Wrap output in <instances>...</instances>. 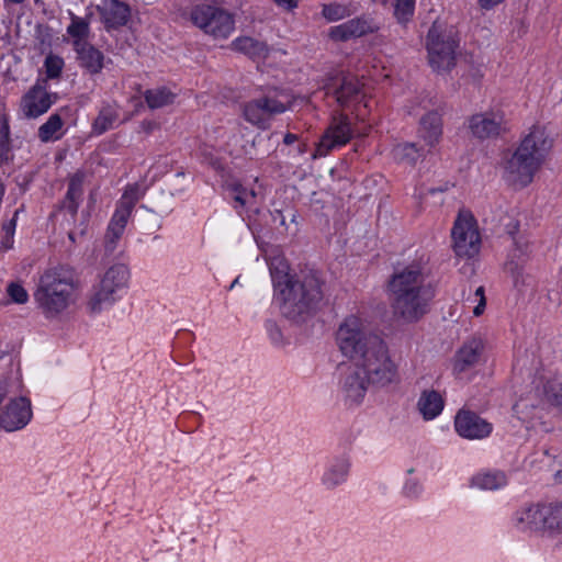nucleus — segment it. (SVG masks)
<instances>
[{
  "mask_svg": "<svg viewBox=\"0 0 562 562\" xmlns=\"http://www.w3.org/2000/svg\"><path fill=\"white\" fill-rule=\"evenodd\" d=\"M335 342L342 357L366 368L375 381H385L393 366L387 345L375 334L369 322L358 314L347 315L338 325Z\"/></svg>",
  "mask_w": 562,
  "mask_h": 562,
  "instance_id": "nucleus-1",
  "label": "nucleus"
},
{
  "mask_svg": "<svg viewBox=\"0 0 562 562\" xmlns=\"http://www.w3.org/2000/svg\"><path fill=\"white\" fill-rule=\"evenodd\" d=\"M394 318L404 324L418 322L428 311L435 290L419 263L395 270L389 281Z\"/></svg>",
  "mask_w": 562,
  "mask_h": 562,
  "instance_id": "nucleus-2",
  "label": "nucleus"
},
{
  "mask_svg": "<svg viewBox=\"0 0 562 562\" xmlns=\"http://www.w3.org/2000/svg\"><path fill=\"white\" fill-rule=\"evenodd\" d=\"M80 280L71 267L56 266L40 276L34 300L46 318H56L76 304Z\"/></svg>",
  "mask_w": 562,
  "mask_h": 562,
  "instance_id": "nucleus-3",
  "label": "nucleus"
},
{
  "mask_svg": "<svg viewBox=\"0 0 562 562\" xmlns=\"http://www.w3.org/2000/svg\"><path fill=\"white\" fill-rule=\"evenodd\" d=\"M274 297L283 316L294 322L304 321L323 299L322 282L316 273L302 272L274 292Z\"/></svg>",
  "mask_w": 562,
  "mask_h": 562,
  "instance_id": "nucleus-4",
  "label": "nucleus"
},
{
  "mask_svg": "<svg viewBox=\"0 0 562 562\" xmlns=\"http://www.w3.org/2000/svg\"><path fill=\"white\" fill-rule=\"evenodd\" d=\"M551 140L543 130L533 127L519 146L505 160V173L508 181L521 187L528 186L543 164Z\"/></svg>",
  "mask_w": 562,
  "mask_h": 562,
  "instance_id": "nucleus-5",
  "label": "nucleus"
},
{
  "mask_svg": "<svg viewBox=\"0 0 562 562\" xmlns=\"http://www.w3.org/2000/svg\"><path fill=\"white\" fill-rule=\"evenodd\" d=\"M130 270L124 263H115L106 269L98 284L93 285L87 302L90 314H99L110 308L125 294Z\"/></svg>",
  "mask_w": 562,
  "mask_h": 562,
  "instance_id": "nucleus-6",
  "label": "nucleus"
},
{
  "mask_svg": "<svg viewBox=\"0 0 562 562\" xmlns=\"http://www.w3.org/2000/svg\"><path fill=\"white\" fill-rule=\"evenodd\" d=\"M396 380V366H393V370L386 380L381 382L372 379L366 368H360L351 363L340 375L338 393L347 406H356L363 401L370 384L385 386Z\"/></svg>",
  "mask_w": 562,
  "mask_h": 562,
  "instance_id": "nucleus-7",
  "label": "nucleus"
},
{
  "mask_svg": "<svg viewBox=\"0 0 562 562\" xmlns=\"http://www.w3.org/2000/svg\"><path fill=\"white\" fill-rule=\"evenodd\" d=\"M459 46L456 32L442 30L434 23L426 37V48L430 67L437 72L449 71L456 65V52Z\"/></svg>",
  "mask_w": 562,
  "mask_h": 562,
  "instance_id": "nucleus-8",
  "label": "nucleus"
},
{
  "mask_svg": "<svg viewBox=\"0 0 562 562\" xmlns=\"http://www.w3.org/2000/svg\"><path fill=\"white\" fill-rule=\"evenodd\" d=\"M145 190L138 183L126 187L124 193L116 203L115 211L109 222L104 236V247L108 252H113L122 238L128 220L132 216L136 203L144 196Z\"/></svg>",
  "mask_w": 562,
  "mask_h": 562,
  "instance_id": "nucleus-9",
  "label": "nucleus"
},
{
  "mask_svg": "<svg viewBox=\"0 0 562 562\" xmlns=\"http://www.w3.org/2000/svg\"><path fill=\"white\" fill-rule=\"evenodd\" d=\"M194 26L214 38H227L235 30V20L225 9L212 4H196L190 11Z\"/></svg>",
  "mask_w": 562,
  "mask_h": 562,
  "instance_id": "nucleus-10",
  "label": "nucleus"
},
{
  "mask_svg": "<svg viewBox=\"0 0 562 562\" xmlns=\"http://www.w3.org/2000/svg\"><path fill=\"white\" fill-rule=\"evenodd\" d=\"M289 101H282L274 95L267 94L251 99L240 105L241 115L249 124L268 130L273 117L289 109Z\"/></svg>",
  "mask_w": 562,
  "mask_h": 562,
  "instance_id": "nucleus-11",
  "label": "nucleus"
},
{
  "mask_svg": "<svg viewBox=\"0 0 562 562\" xmlns=\"http://www.w3.org/2000/svg\"><path fill=\"white\" fill-rule=\"evenodd\" d=\"M452 247L457 256L472 258L481 248V236L476 220L469 211H460L452 231Z\"/></svg>",
  "mask_w": 562,
  "mask_h": 562,
  "instance_id": "nucleus-12",
  "label": "nucleus"
},
{
  "mask_svg": "<svg viewBox=\"0 0 562 562\" xmlns=\"http://www.w3.org/2000/svg\"><path fill=\"white\" fill-rule=\"evenodd\" d=\"M355 135V130L348 115L339 113L333 120L321 138L314 157H324L329 151L345 146Z\"/></svg>",
  "mask_w": 562,
  "mask_h": 562,
  "instance_id": "nucleus-13",
  "label": "nucleus"
},
{
  "mask_svg": "<svg viewBox=\"0 0 562 562\" xmlns=\"http://www.w3.org/2000/svg\"><path fill=\"white\" fill-rule=\"evenodd\" d=\"M454 429L464 439L481 440L491 435L493 425L474 412L460 409L454 417Z\"/></svg>",
  "mask_w": 562,
  "mask_h": 562,
  "instance_id": "nucleus-14",
  "label": "nucleus"
},
{
  "mask_svg": "<svg viewBox=\"0 0 562 562\" xmlns=\"http://www.w3.org/2000/svg\"><path fill=\"white\" fill-rule=\"evenodd\" d=\"M31 401L25 396L11 400L0 415V426L5 431L23 429L32 419Z\"/></svg>",
  "mask_w": 562,
  "mask_h": 562,
  "instance_id": "nucleus-15",
  "label": "nucleus"
},
{
  "mask_svg": "<svg viewBox=\"0 0 562 562\" xmlns=\"http://www.w3.org/2000/svg\"><path fill=\"white\" fill-rule=\"evenodd\" d=\"M56 100L57 95L55 93H50L44 86L35 83L22 97L21 110L26 117L35 119L46 113Z\"/></svg>",
  "mask_w": 562,
  "mask_h": 562,
  "instance_id": "nucleus-16",
  "label": "nucleus"
},
{
  "mask_svg": "<svg viewBox=\"0 0 562 562\" xmlns=\"http://www.w3.org/2000/svg\"><path fill=\"white\" fill-rule=\"evenodd\" d=\"M469 130L479 139L497 137L505 130L504 116L497 112L476 113L469 119Z\"/></svg>",
  "mask_w": 562,
  "mask_h": 562,
  "instance_id": "nucleus-17",
  "label": "nucleus"
},
{
  "mask_svg": "<svg viewBox=\"0 0 562 562\" xmlns=\"http://www.w3.org/2000/svg\"><path fill=\"white\" fill-rule=\"evenodd\" d=\"M512 522L521 532H543L544 504H531L517 509Z\"/></svg>",
  "mask_w": 562,
  "mask_h": 562,
  "instance_id": "nucleus-18",
  "label": "nucleus"
},
{
  "mask_svg": "<svg viewBox=\"0 0 562 562\" xmlns=\"http://www.w3.org/2000/svg\"><path fill=\"white\" fill-rule=\"evenodd\" d=\"M336 101L341 106L357 105L363 102V106L368 108L364 101L363 85L355 76H346L337 89H335Z\"/></svg>",
  "mask_w": 562,
  "mask_h": 562,
  "instance_id": "nucleus-19",
  "label": "nucleus"
},
{
  "mask_svg": "<svg viewBox=\"0 0 562 562\" xmlns=\"http://www.w3.org/2000/svg\"><path fill=\"white\" fill-rule=\"evenodd\" d=\"M484 345L480 338L465 341L454 357L453 372L459 375L473 368L481 358Z\"/></svg>",
  "mask_w": 562,
  "mask_h": 562,
  "instance_id": "nucleus-20",
  "label": "nucleus"
},
{
  "mask_svg": "<svg viewBox=\"0 0 562 562\" xmlns=\"http://www.w3.org/2000/svg\"><path fill=\"white\" fill-rule=\"evenodd\" d=\"M350 465L349 458L345 456L329 460L321 479L322 485L330 491L342 485L348 479Z\"/></svg>",
  "mask_w": 562,
  "mask_h": 562,
  "instance_id": "nucleus-21",
  "label": "nucleus"
},
{
  "mask_svg": "<svg viewBox=\"0 0 562 562\" xmlns=\"http://www.w3.org/2000/svg\"><path fill=\"white\" fill-rule=\"evenodd\" d=\"M372 32L370 23L366 19L357 18L349 20L329 30V36L335 41H347L352 37H360Z\"/></svg>",
  "mask_w": 562,
  "mask_h": 562,
  "instance_id": "nucleus-22",
  "label": "nucleus"
},
{
  "mask_svg": "<svg viewBox=\"0 0 562 562\" xmlns=\"http://www.w3.org/2000/svg\"><path fill=\"white\" fill-rule=\"evenodd\" d=\"M419 135L429 147L439 143L442 135V120L438 112H428L420 119Z\"/></svg>",
  "mask_w": 562,
  "mask_h": 562,
  "instance_id": "nucleus-23",
  "label": "nucleus"
},
{
  "mask_svg": "<svg viewBox=\"0 0 562 562\" xmlns=\"http://www.w3.org/2000/svg\"><path fill=\"white\" fill-rule=\"evenodd\" d=\"M445 406L441 394L435 390H424L417 402V409L425 420L438 417Z\"/></svg>",
  "mask_w": 562,
  "mask_h": 562,
  "instance_id": "nucleus-24",
  "label": "nucleus"
},
{
  "mask_svg": "<svg viewBox=\"0 0 562 562\" xmlns=\"http://www.w3.org/2000/svg\"><path fill=\"white\" fill-rule=\"evenodd\" d=\"M80 67L91 75L99 74L103 68L104 55L97 47L87 43L80 47L74 48Z\"/></svg>",
  "mask_w": 562,
  "mask_h": 562,
  "instance_id": "nucleus-25",
  "label": "nucleus"
},
{
  "mask_svg": "<svg viewBox=\"0 0 562 562\" xmlns=\"http://www.w3.org/2000/svg\"><path fill=\"white\" fill-rule=\"evenodd\" d=\"M68 15L70 23L66 29V34L70 38L72 48L80 47L81 45L89 43L88 37L91 32L90 20L88 18L78 16L70 10H68Z\"/></svg>",
  "mask_w": 562,
  "mask_h": 562,
  "instance_id": "nucleus-26",
  "label": "nucleus"
},
{
  "mask_svg": "<svg viewBox=\"0 0 562 562\" xmlns=\"http://www.w3.org/2000/svg\"><path fill=\"white\" fill-rule=\"evenodd\" d=\"M83 177L80 173L74 175L68 183V190L63 201L61 207L70 213L71 216L77 214L79 204L83 194Z\"/></svg>",
  "mask_w": 562,
  "mask_h": 562,
  "instance_id": "nucleus-27",
  "label": "nucleus"
},
{
  "mask_svg": "<svg viewBox=\"0 0 562 562\" xmlns=\"http://www.w3.org/2000/svg\"><path fill=\"white\" fill-rule=\"evenodd\" d=\"M234 50L243 53L252 59L265 58L268 54L266 43L250 36H240L232 42Z\"/></svg>",
  "mask_w": 562,
  "mask_h": 562,
  "instance_id": "nucleus-28",
  "label": "nucleus"
},
{
  "mask_svg": "<svg viewBox=\"0 0 562 562\" xmlns=\"http://www.w3.org/2000/svg\"><path fill=\"white\" fill-rule=\"evenodd\" d=\"M507 476L502 471L480 472L471 479V486L483 491H495L507 485Z\"/></svg>",
  "mask_w": 562,
  "mask_h": 562,
  "instance_id": "nucleus-29",
  "label": "nucleus"
},
{
  "mask_svg": "<svg viewBox=\"0 0 562 562\" xmlns=\"http://www.w3.org/2000/svg\"><path fill=\"white\" fill-rule=\"evenodd\" d=\"M269 271L271 274L274 292L283 286L288 281L297 274H290L289 265L282 256H274L268 260Z\"/></svg>",
  "mask_w": 562,
  "mask_h": 562,
  "instance_id": "nucleus-30",
  "label": "nucleus"
},
{
  "mask_svg": "<svg viewBox=\"0 0 562 562\" xmlns=\"http://www.w3.org/2000/svg\"><path fill=\"white\" fill-rule=\"evenodd\" d=\"M120 120L119 106L116 104H104L100 111L98 116L93 122V131L97 134H103L106 131L113 128Z\"/></svg>",
  "mask_w": 562,
  "mask_h": 562,
  "instance_id": "nucleus-31",
  "label": "nucleus"
},
{
  "mask_svg": "<svg viewBox=\"0 0 562 562\" xmlns=\"http://www.w3.org/2000/svg\"><path fill=\"white\" fill-rule=\"evenodd\" d=\"M104 20L110 26H122L127 23L131 15L130 7L119 0H111L104 9Z\"/></svg>",
  "mask_w": 562,
  "mask_h": 562,
  "instance_id": "nucleus-32",
  "label": "nucleus"
},
{
  "mask_svg": "<svg viewBox=\"0 0 562 562\" xmlns=\"http://www.w3.org/2000/svg\"><path fill=\"white\" fill-rule=\"evenodd\" d=\"M542 383V392L546 398L552 404L562 408V374L552 375L541 374L539 378Z\"/></svg>",
  "mask_w": 562,
  "mask_h": 562,
  "instance_id": "nucleus-33",
  "label": "nucleus"
},
{
  "mask_svg": "<svg viewBox=\"0 0 562 562\" xmlns=\"http://www.w3.org/2000/svg\"><path fill=\"white\" fill-rule=\"evenodd\" d=\"M147 105L155 110L173 103L176 94L166 87L146 90L144 94Z\"/></svg>",
  "mask_w": 562,
  "mask_h": 562,
  "instance_id": "nucleus-34",
  "label": "nucleus"
},
{
  "mask_svg": "<svg viewBox=\"0 0 562 562\" xmlns=\"http://www.w3.org/2000/svg\"><path fill=\"white\" fill-rule=\"evenodd\" d=\"M543 532L550 535L562 532V504H544Z\"/></svg>",
  "mask_w": 562,
  "mask_h": 562,
  "instance_id": "nucleus-35",
  "label": "nucleus"
},
{
  "mask_svg": "<svg viewBox=\"0 0 562 562\" xmlns=\"http://www.w3.org/2000/svg\"><path fill=\"white\" fill-rule=\"evenodd\" d=\"M64 123L59 114H52L48 120L38 128V138L43 143L57 140L61 137V127Z\"/></svg>",
  "mask_w": 562,
  "mask_h": 562,
  "instance_id": "nucleus-36",
  "label": "nucleus"
},
{
  "mask_svg": "<svg viewBox=\"0 0 562 562\" xmlns=\"http://www.w3.org/2000/svg\"><path fill=\"white\" fill-rule=\"evenodd\" d=\"M392 154L397 161L413 166L423 156V150L414 143H403L396 145Z\"/></svg>",
  "mask_w": 562,
  "mask_h": 562,
  "instance_id": "nucleus-37",
  "label": "nucleus"
},
{
  "mask_svg": "<svg viewBox=\"0 0 562 562\" xmlns=\"http://www.w3.org/2000/svg\"><path fill=\"white\" fill-rule=\"evenodd\" d=\"M229 195L234 201V209L238 212L250 205L256 199V193L254 190H248L239 183H234L231 186Z\"/></svg>",
  "mask_w": 562,
  "mask_h": 562,
  "instance_id": "nucleus-38",
  "label": "nucleus"
},
{
  "mask_svg": "<svg viewBox=\"0 0 562 562\" xmlns=\"http://www.w3.org/2000/svg\"><path fill=\"white\" fill-rule=\"evenodd\" d=\"M11 159V137L9 119L7 114L0 115V160L9 161Z\"/></svg>",
  "mask_w": 562,
  "mask_h": 562,
  "instance_id": "nucleus-39",
  "label": "nucleus"
},
{
  "mask_svg": "<svg viewBox=\"0 0 562 562\" xmlns=\"http://www.w3.org/2000/svg\"><path fill=\"white\" fill-rule=\"evenodd\" d=\"M20 210H16L13 214V217L3 223L1 228V240H0V249L3 251L10 250L13 247L14 243V233L16 228V220L19 216Z\"/></svg>",
  "mask_w": 562,
  "mask_h": 562,
  "instance_id": "nucleus-40",
  "label": "nucleus"
},
{
  "mask_svg": "<svg viewBox=\"0 0 562 562\" xmlns=\"http://www.w3.org/2000/svg\"><path fill=\"white\" fill-rule=\"evenodd\" d=\"M323 16L330 21H338L350 15V10L347 5L341 3L324 4L322 10Z\"/></svg>",
  "mask_w": 562,
  "mask_h": 562,
  "instance_id": "nucleus-41",
  "label": "nucleus"
},
{
  "mask_svg": "<svg viewBox=\"0 0 562 562\" xmlns=\"http://www.w3.org/2000/svg\"><path fill=\"white\" fill-rule=\"evenodd\" d=\"M415 0H395L394 15L400 23H406L414 14Z\"/></svg>",
  "mask_w": 562,
  "mask_h": 562,
  "instance_id": "nucleus-42",
  "label": "nucleus"
},
{
  "mask_svg": "<svg viewBox=\"0 0 562 562\" xmlns=\"http://www.w3.org/2000/svg\"><path fill=\"white\" fill-rule=\"evenodd\" d=\"M64 59L57 55L49 54L46 56L44 61L45 72L47 78L55 79L58 78L64 68Z\"/></svg>",
  "mask_w": 562,
  "mask_h": 562,
  "instance_id": "nucleus-43",
  "label": "nucleus"
},
{
  "mask_svg": "<svg viewBox=\"0 0 562 562\" xmlns=\"http://www.w3.org/2000/svg\"><path fill=\"white\" fill-rule=\"evenodd\" d=\"M484 292V286H479L475 289L474 293L467 299L468 303L474 304L473 314L475 316H480L484 313L486 306V299Z\"/></svg>",
  "mask_w": 562,
  "mask_h": 562,
  "instance_id": "nucleus-44",
  "label": "nucleus"
},
{
  "mask_svg": "<svg viewBox=\"0 0 562 562\" xmlns=\"http://www.w3.org/2000/svg\"><path fill=\"white\" fill-rule=\"evenodd\" d=\"M7 293L16 304H24L29 301L27 291L18 282H11L7 288Z\"/></svg>",
  "mask_w": 562,
  "mask_h": 562,
  "instance_id": "nucleus-45",
  "label": "nucleus"
},
{
  "mask_svg": "<svg viewBox=\"0 0 562 562\" xmlns=\"http://www.w3.org/2000/svg\"><path fill=\"white\" fill-rule=\"evenodd\" d=\"M265 327L271 342L274 346H281L283 344V335L279 326L273 321H267Z\"/></svg>",
  "mask_w": 562,
  "mask_h": 562,
  "instance_id": "nucleus-46",
  "label": "nucleus"
},
{
  "mask_svg": "<svg viewBox=\"0 0 562 562\" xmlns=\"http://www.w3.org/2000/svg\"><path fill=\"white\" fill-rule=\"evenodd\" d=\"M404 493L408 497H417L422 493V485L414 480H409L404 485Z\"/></svg>",
  "mask_w": 562,
  "mask_h": 562,
  "instance_id": "nucleus-47",
  "label": "nucleus"
},
{
  "mask_svg": "<svg viewBox=\"0 0 562 562\" xmlns=\"http://www.w3.org/2000/svg\"><path fill=\"white\" fill-rule=\"evenodd\" d=\"M527 406H528V405H527V403H526V401H525V400H519V401L514 405V407H513V409H514L515 414H516L520 419H522V420H526V419H528V418H529V416H528V415H526V416L524 415V413H525V408H527Z\"/></svg>",
  "mask_w": 562,
  "mask_h": 562,
  "instance_id": "nucleus-48",
  "label": "nucleus"
},
{
  "mask_svg": "<svg viewBox=\"0 0 562 562\" xmlns=\"http://www.w3.org/2000/svg\"><path fill=\"white\" fill-rule=\"evenodd\" d=\"M277 5L291 11L297 7L299 0H273Z\"/></svg>",
  "mask_w": 562,
  "mask_h": 562,
  "instance_id": "nucleus-49",
  "label": "nucleus"
},
{
  "mask_svg": "<svg viewBox=\"0 0 562 562\" xmlns=\"http://www.w3.org/2000/svg\"><path fill=\"white\" fill-rule=\"evenodd\" d=\"M502 1L503 0H479V3L483 9H491Z\"/></svg>",
  "mask_w": 562,
  "mask_h": 562,
  "instance_id": "nucleus-50",
  "label": "nucleus"
},
{
  "mask_svg": "<svg viewBox=\"0 0 562 562\" xmlns=\"http://www.w3.org/2000/svg\"><path fill=\"white\" fill-rule=\"evenodd\" d=\"M8 382L7 381H0V404L5 398L8 394Z\"/></svg>",
  "mask_w": 562,
  "mask_h": 562,
  "instance_id": "nucleus-51",
  "label": "nucleus"
},
{
  "mask_svg": "<svg viewBox=\"0 0 562 562\" xmlns=\"http://www.w3.org/2000/svg\"><path fill=\"white\" fill-rule=\"evenodd\" d=\"M297 140V136L295 134H292V133H286L284 135V138H283V143L285 145H292L293 143H295Z\"/></svg>",
  "mask_w": 562,
  "mask_h": 562,
  "instance_id": "nucleus-52",
  "label": "nucleus"
},
{
  "mask_svg": "<svg viewBox=\"0 0 562 562\" xmlns=\"http://www.w3.org/2000/svg\"><path fill=\"white\" fill-rule=\"evenodd\" d=\"M156 124L154 122H144L143 123V128L147 132V133H150L154 128H155Z\"/></svg>",
  "mask_w": 562,
  "mask_h": 562,
  "instance_id": "nucleus-53",
  "label": "nucleus"
},
{
  "mask_svg": "<svg viewBox=\"0 0 562 562\" xmlns=\"http://www.w3.org/2000/svg\"><path fill=\"white\" fill-rule=\"evenodd\" d=\"M446 189H447V188H445V189H443V188H438V189H436V188H431V189H429V190H428V192L432 194V193H435V192H437V191L442 192V191H445Z\"/></svg>",
  "mask_w": 562,
  "mask_h": 562,
  "instance_id": "nucleus-54",
  "label": "nucleus"
},
{
  "mask_svg": "<svg viewBox=\"0 0 562 562\" xmlns=\"http://www.w3.org/2000/svg\"><path fill=\"white\" fill-rule=\"evenodd\" d=\"M68 238H69L70 241L75 243L76 241V234L72 233V232L68 233Z\"/></svg>",
  "mask_w": 562,
  "mask_h": 562,
  "instance_id": "nucleus-55",
  "label": "nucleus"
},
{
  "mask_svg": "<svg viewBox=\"0 0 562 562\" xmlns=\"http://www.w3.org/2000/svg\"><path fill=\"white\" fill-rule=\"evenodd\" d=\"M297 151L300 154H303L305 151V145L304 144H300L299 147H297Z\"/></svg>",
  "mask_w": 562,
  "mask_h": 562,
  "instance_id": "nucleus-56",
  "label": "nucleus"
},
{
  "mask_svg": "<svg viewBox=\"0 0 562 562\" xmlns=\"http://www.w3.org/2000/svg\"><path fill=\"white\" fill-rule=\"evenodd\" d=\"M557 479H558L560 482H562V471H559V472L557 473Z\"/></svg>",
  "mask_w": 562,
  "mask_h": 562,
  "instance_id": "nucleus-57",
  "label": "nucleus"
},
{
  "mask_svg": "<svg viewBox=\"0 0 562 562\" xmlns=\"http://www.w3.org/2000/svg\"><path fill=\"white\" fill-rule=\"evenodd\" d=\"M237 282H238V279H235L233 281V283L231 284L229 289L232 290L234 286H236Z\"/></svg>",
  "mask_w": 562,
  "mask_h": 562,
  "instance_id": "nucleus-58",
  "label": "nucleus"
}]
</instances>
